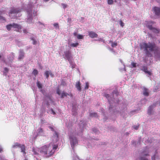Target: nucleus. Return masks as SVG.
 <instances>
[{
  "label": "nucleus",
  "instance_id": "nucleus-1",
  "mask_svg": "<svg viewBox=\"0 0 160 160\" xmlns=\"http://www.w3.org/2000/svg\"><path fill=\"white\" fill-rule=\"evenodd\" d=\"M58 140V134L56 132H55L52 138V142L40 148V152L45 157L47 158L53 155L58 148V145L54 143H56Z\"/></svg>",
  "mask_w": 160,
  "mask_h": 160
},
{
  "label": "nucleus",
  "instance_id": "nucleus-2",
  "mask_svg": "<svg viewBox=\"0 0 160 160\" xmlns=\"http://www.w3.org/2000/svg\"><path fill=\"white\" fill-rule=\"evenodd\" d=\"M115 94L117 96L118 95V92L117 90H114L112 92V94H111V95L109 94L105 93L103 95V96L106 97L110 105L109 108L110 112L112 114L116 115V114H120L121 115L124 117L125 113H126V109L125 108V106L121 110L120 112H117V110L115 111V110L116 109V108L113 107L112 105H114V103H118L119 100L117 99V100H115L114 98H113L112 97V95Z\"/></svg>",
  "mask_w": 160,
  "mask_h": 160
},
{
  "label": "nucleus",
  "instance_id": "nucleus-3",
  "mask_svg": "<svg viewBox=\"0 0 160 160\" xmlns=\"http://www.w3.org/2000/svg\"><path fill=\"white\" fill-rule=\"evenodd\" d=\"M37 0H35L33 2H30L28 5H25L24 7L25 8L27 14V22L28 23L31 24L33 23V17L37 15V11L35 8L37 7L38 4H37Z\"/></svg>",
  "mask_w": 160,
  "mask_h": 160
},
{
  "label": "nucleus",
  "instance_id": "nucleus-4",
  "mask_svg": "<svg viewBox=\"0 0 160 160\" xmlns=\"http://www.w3.org/2000/svg\"><path fill=\"white\" fill-rule=\"evenodd\" d=\"M141 49H143L147 55L149 56L150 52H154L155 54L157 52H159V48L157 47L154 43L142 42L140 44Z\"/></svg>",
  "mask_w": 160,
  "mask_h": 160
},
{
  "label": "nucleus",
  "instance_id": "nucleus-5",
  "mask_svg": "<svg viewBox=\"0 0 160 160\" xmlns=\"http://www.w3.org/2000/svg\"><path fill=\"white\" fill-rule=\"evenodd\" d=\"M69 134L70 143L72 149L73 160H81L76 154L74 149V147L78 144V141L76 137V133L74 132H71Z\"/></svg>",
  "mask_w": 160,
  "mask_h": 160
},
{
  "label": "nucleus",
  "instance_id": "nucleus-6",
  "mask_svg": "<svg viewBox=\"0 0 160 160\" xmlns=\"http://www.w3.org/2000/svg\"><path fill=\"white\" fill-rule=\"evenodd\" d=\"M24 9H25L23 8H12L11 9L8 13L9 15L12 18H16L21 15L20 12L23 11Z\"/></svg>",
  "mask_w": 160,
  "mask_h": 160
},
{
  "label": "nucleus",
  "instance_id": "nucleus-7",
  "mask_svg": "<svg viewBox=\"0 0 160 160\" xmlns=\"http://www.w3.org/2000/svg\"><path fill=\"white\" fill-rule=\"evenodd\" d=\"M154 24V22L152 21H146L144 22V25L147 27L149 29L152 30L153 32L158 33L159 32V31L157 29L153 28L152 25Z\"/></svg>",
  "mask_w": 160,
  "mask_h": 160
},
{
  "label": "nucleus",
  "instance_id": "nucleus-8",
  "mask_svg": "<svg viewBox=\"0 0 160 160\" xmlns=\"http://www.w3.org/2000/svg\"><path fill=\"white\" fill-rule=\"evenodd\" d=\"M64 55H63L64 58L67 59L69 63H71V59L72 57L71 55L70 49L68 48L66 51L64 52Z\"/></svg>",
  "mask_w": 160,
  "mask_h": 160
},
{
  "label": "nucleus",
  "instance_id": "nucleus-9",
  "mask_svg": "<svg viewBox=\"0 0 160 160\" xmlns=\"http://www.w3.org/2000/svg\"><path fill=\"white\" fill-rule=\"evenodd\" d=\"M149 153V148H146L142 152L141 156L140 158V160H148L145 156L148 155Z\"/></svg>",
  "mask_w": 160,
  "mask_h": 160
},
{
  "label": "nucleus",
  "instance_id": "nucleus-10",
  "mask_svg": "<svg viewBox=\"0 0 160 160\" xmlns=\"http://www.w3.org/2000/svg\"><path fill=\"white\" fill-rule=\"evenodd\" d=\"M12 148H21V152L23 153L24 156L26 154L25 152V146L23 145H21L17 142H16L14 145L12 146Z\"/></svg>",
  "mask_w": 160,
  "mask_h": 160
},
{
  "label": "nucleus",
  "instance_id": "nucleus-11",
  "mask_svg": "<svg viewBox=\"0 0 160 160\" xmlns=\"http://www.w3.org/2000/svg\"><path fill=\"white\" fill-rule=\"evenodd\" d=\"M6 28L8 31L10 30L12 28H15L16 30L18 29L19 30L21 29V26L18 24L13 23L12 24H10L7 25L6 26Z\"/></svg>",
  "mask_w": 160,
  "mask_h": 160
},
{
  "label": "nucleus",
  "instance_id": "nucleus-12",
  "mask_svg": "<svg viewBox=\"0 0 160 160\" xmlns=\"http://www.w3.org/2000/svg\"><path fill=\"white\" fill-rule=\"evenodd\" d=\"M14 53H12L9 55L7 58V59L4 61V62L7 65H9L13 61L14 58Z\"/></svg>",
  "mask_w": 160,
  "mask_h": 160
},
{
  "label": "nucleus",
  "instance_id": "nucleus-13",
  "mask_svg": "<svg viewBox=\"0 0 160 160\" xmlns=\"http://www.w3.org/2000/svg\"><path fill=\"white\" fill-rule=\"evenodd\" d=\"M155 104H153L148 108L147 113L148 115H151L154 114V111L153 110L154 108L156 106Z\"/></svg>",
  "mask_w": 160,
  "mask_h": 160
},
{
  "label": "nucleus",
  "instance_id": "nucleus-14",
  "mask_svg": "<svg viewBox=\"0 0 160 160\" xmlns=\"http://www.w3.org/2000/svg\"><path fill=\"white\" fill-rule=\"evenodd\" d=\"M140 68L141 70L143 71L146 74H148V76L151 75V72L147 70L148 68L147 66H142Z\"/></svg>",
  "mask_w": 160,
  "mask_h": 160
},
{
  "label": "nucleus",
  "instance_id": "nucleus-15",
  "mask_svg": "<svg viewBox=\"0 0 160 160\" xmlns=\"http://www.w3.org/2000/svg\"><path fill=\"white\" fill-rule=\"evenodd\" d=\"M152 11L156 15H160V7H155L153 8Z\"/></svg>",
  "mask_w": 160,
  "mask_h": 160
},
{
  "label": "nucleus",
  "instance_id": "nucleus-16",
  "mask_svg": "<svg viewBox=\"0 0 160 160\" xmlns=\"http://www.w3.org/2000/svg\"><path fill=\"white\" fill-rule=\"evenodd\" d=\"M86 142L88 144V146L89 148H91L94 146L92 143H93V141H92L89 139H88L86 140Z\"/></svg>",
  "mask_w": 160,
  "mask_h": 160
},
{
  "label": "nucleus",
  "instance_id": "nucleus-17",
  "mask_svg": "<svg viewBox=\"0 0 160 160\" xmlns=\"http://www.w3.org/2000/svg\"><path fill=\"white\" fill-rule=\"evenodd\" d=\"M68 48H70L72 47H76L79 45V43L77 42L76 43H73L71 42L70 41H68Z\"/></svg>",
  "mask_w": 160,
  "mask_h": 160
},
{
  "label": "nucleus",
  "instance_id": "nucleus-18",
  "mask_svg": "<svg viewBox=\"0 0 160 160\" xmlns=\"http://www.w3.org/2000/svg\"><path fill=\"white\" fill-rule=\"evenodd\" d=\"M40 148H33L32 149V151L33 152V155H38L39 154V152H40Z\"/></svg>",
  "mask_w": 160,
  "mask_h": 160
},
{
  "label": "nucleus",
  "instance_id": "nucleus-19",
  "mask_svg": "<svg viewBox=\"0 0 160 160\" xmlns=\"http://www.w3.org/2000/svg\"><path fill=\"white\" fill-rule=\"evenodd\" d=\"M88 35L92 38H97L98 36L97 34L92 31L89 32Z\"/></svg>",
  "mask_w": 160,
  "mask_h": 160
},
{
  "label": "nucleus",
  "instance_id": "nucleus-20",
  "mask_svg": "<svg viewBox=\"0 0 160 160\" xmlns=\"http://www.w3.org/2000/svg\"><path fill=\"white\" fill-rule=\"evenodd\" d=\"M24 52L22 50H20L19 51V55L18 57V59L19 60L22 59L24 57Z\"/></svg>",
  "mask_w": 160,
  "mask_h": 160
},
{
  "label": "nucleus",
  "instance_id": "nucleus-21",
  "mask_svg": "<svg viewBox=\"0 0 160 160\" xmlns=\"http://www.w3.org/2000/svg\"><path fill=\"white\" fill-rule=\"evenodd\" d=\"M143 94L145 96H148L149 95L148 90L146 88H143Z\"/></svg>",
  "mask_w": 160,
  "mask_h": 160
},
{
  "label": "nucleus",
  "instance_id": "nucleus-22",
  "mask_svg": "<svg viewBox=\"0 0 160 160\" xmlns=\"http://www.w3.org/2000/svg\"><path fill=\"white\" fill-rule=\"evenodd\" d=\"M9 71V69L7 68H4L3 71V75L6 76Z\"/></svg>",
  "mask_w": 160,
  "mask_h": 160
},
{
  "label": "nucleus",
  "instance_id": "nucleus-23",
  "mask_svg": "<svg viewBox=\"0 0 160 160\" xmlns=\"http://www.w3.org/2000/svg\"><path fill=\"white\" fill-rule=\"evenodd\" d=\"M37 86L39 89H40V91L42 93H43V91L42 89V84L40 82H39L38 81L37 82Z\"/></svg>",
  "mask_w": 160,
  "mask_h": 160
},
{
  "label": "nucleus",
  "instance_id": "nucleus-24",
  "mask_svg": "<svg viewBox=\"0 0 160 160\" xmlns=\"http://www.w3.org/2000/svg\"><path fill=\"white\" fill-rule=\"evenodd\" d=\"M76 87L78 90L79 91H81V88L80 87V82H78L76 83Z\"/></svg>",
  "mask_w": 160,
  "mask_h": 160
},
{
  "label": "nucleus",
  "instance_id": "nucleus-25",
  "mask_svg": "<svg viewBox=\"0 0 160 160\" xmlns=\"http://www.w3.org/2000/svg\"><path fill=\"white\" fill-rule=\"evenodd\" d=\"M30 39H31L32 41V43L34 45H36L37 43V41L35 39L34 37L33 36H32L30 38Z\"/></svg>",
  "mask_w": 160,
  "mask_h": 160
},
{
  "label": "nucleus",
  "instance_id": "nucleus-26",
  "mask_svg": "<svg viewBox=\"0 0 160 160\" xmlns=\"http://www.w3.org/2000/svg\"><path fill=\"white\" fill-rule=\"evenodd\" d=\"M79 124L80 128L84 129L86 125V122H82V121H81L80 123Z\"/></svg>",
  "mask_w": 160,
  "mask_h": 160
},
{
  "label": "nucleus",
  "instance_id": "nucleus-27",
  "mask_svg": "<svg viewBox=\"0 0 160 160\" xmlns=\"http://www.w3.org/2000/svg\"><path fill=\"white\" fill-rule=\"evenodd\" d=\"M38 133H37V135H42L43 134V130L41 128H39L38 130Z\"/></svg>",
  "mask_w": 160,
  "mask_h": 160
},
{
  "label": "nucleus",
  "instance_id": "nucleus-28",
  "mask_svg": "<svg viewBox=\"0 0 160 160\" xmlns=\"http://www.w3.org/2000/svg\"><path fill=\"white\" fill-rule=\"evenodd\" d=\"M67 95H70L69 94L63 92L62 94L61 98H64V97H66Z\"/></svg>",
  "mask_w": 160,
  "mask_h": 160
},
{
  "label": "nucleus",
  "instance_id": "nucleus-29",
  "mask_svg": "<svg viewBox=\"0 0 160 160\" xmlns=\"http://www.w3.org/2000/svg\"><path fill=\"white\" fill-rule=\"evenodd\" d=\"M90 116L91 117H97L98 116L97 114L95 112L91 113Z\"/></svg>",
  "mask_w": 160,
  "mask_h": 160
},
{
  "label": "nucleus",
  "instance_id": "nucleus-30",
  "mask_svg": "<svg viewBox=\"0 0 160 160\" xmlns=\"http://www.w3.org/2000/svg\"><path fill=\"white\" fill-rule=\"evenodd\" d=\"M107 3L108 5H112L113 4L114 1L113 0H107Z\"/></svg>",
  "mask_w": 160,
  "mask_h": 160
},
{
  "label": "nucleus",
  "instance_id": "nucleus-31",
  "mask_svg": "<svg viewBox=\"0 0 160 160\" xmlns=\"http://www.w3.org/2000/svg\"><path fill=\"white\" fill-rule=\"evenodd\" d=\"M50 74V71H46L45 72V75L46 76V78H48V77L49 75Z\"/></svg>",
  "mask_w": 160,
  "mask_h": 160
},
{
  "label": "nucleus",
  "instance_id": "nucleus-32",
  "mask_svg": "<svg viewBox=\"0 0 160 160\" xmlns=\"http://www.w3.org/2000/svg\"><path fill=\"white\" fill-rule=\"evenodd\" d=\"M72 112H73V115H75V113L76 111V107L75 106H73L72 108Z\"/></svg>",
  "mask_w": 160,
  "mask_h": 160
},
{
  "label": "nucleus",
  "instance_id": "nucleus-33",
  "mask_svg": "<svg viewBox=\"0 0 160 160\" xmlns=\"http://www.w3.org/2000/svg\"><path fill=\"white\" fill-rule=\"evenodd\" d=\"M84 36L82 35L78 34L77 35V38L78 39H82L83 38Z\"/></svg>",
  "mask_w": 160,
  "mask_h": 160
},
{
  "label": "nucleus",
  "instance_id": "nucleus-34",
  "mask_svg": "<svg viewBox=\"0 0 160 160\" xmlns=\"http://www.w3.org/2000/svg\"><path fill=\"white\" fill-rule=\"evenodd\" d=\"M111 42V46L112 48H114L117 45V42Z\"/></svg>",
  "mask_w": 160,
  "mask_h": 160
},
{
  "label": "nucleus",
  "instance_id": "nucleus-35",
  "mask_svg": "<svg viewBox=\"0 0 160 160\" xmlns=\"http://www.w3.org/2000/svg\"><path fill=\"white\" fill-rule=\"evenodd\" d=\"M49 112L51 113V114H52L53 115L55 114V112L52 109H51L49 111Z\"/></svg>",
  "mask_w": 160,
  "mask_h": 160
},
{
  "label": "nucleus",
  "instance_id": "nucleus-36",
  "mask_svg": "<svg viewBox=\"0 0 160 160\" xmlns=\"http://www.w3.org/2000/svg\"><path fill=\"white\" fill-rule=\"evenodd\" d=\"M53 25L56 29L59 28V26L58 23H54L53 24Z\"/></svg>",
  "mask_w": 160,
  "mask_h": 160
},
{
  "label": "nucleus",
  "instance_id": "nucleus-37",
  "mask_svg": "<svg viewBox=\"0 0 160 160\" xmlns=\"http://www.w3.org/2000/svg\"><path fill=\"white\" fill-rule=\"evenodd\" d=\"M61 5L62 6V8L64 9H65L66 8H67L68 6V5L63 3H61Z\"/></svg>",
  "mask_w": 160,
  "mask_h": 160
},
{
  "label": "nucleus",
  "instance_id": "nucleus-38",
  "mask_svg": "<svg viewBox=\"0 0 160 160\" xmlns=\"http://www.w3.org/2000/svg\"><path fill=\"white\" fill-rule=\"evenodd\" d=\"M92 132L96 134H98L99 132L98 131L96 128L92 129Z\"/></svg>",
  "mask_w": 160,
  "mask_h": 160
},
{
  "label": "nucleus",
  "instance_id": "nucleus-39",
  "mask_svg": "<svg viewBox=\"0 0 160 160\" xmlns=\"http://www.w3.org/2000/svg\"><path fill=\"white\" fill-rule=\"evenodd\" d=\"M159 89V86H156L154 87L153 88V91L154 92H157L158 89Z\"/></svg>",
  "mask_w": 160,
  "mask_h": 160
},
{
  "label": "nucleus",
  "instance_id": "nucleus-40",
  "mask_svg": "<svg viewBox=\"0 0 160 160\" xmlns=\"http://www.w3.org/2000/svg\"><path fill=\"white\" fill-rule=\"evenodd\" d=\"M16 42L17 45L18 46L20 47V46H21V45H22V43L21 42L19 41L18 40H17L16 41Z\"/></svg>",
  "mask_w": 160,
  "mask_h": 160
},
{
  "label": "nucleus",
  "instance_id": "nucleus-41",
  "mask_svg": "<svg viewBox=\"0 0 160 160\" xmlns=\"http://www.w3.org/2000/svg\"><path fill=\"white\" fill-rule=\"evenodd\" d=\"M71 66L72 68H75V65L73 63V62L71 60V63H69Z\"/></svg>",
  "mask_w": 160,
  "mask_h": 160
},
{
  "label": "nucleus",
  "instance_id": "nucleus-42",
  "mask_svg": "<svg viewBox=\"0 0 160 160\" xmlns=\"http://www.w3.org/2000/svg\"><path fill=\"white\" fill-rule=\"evenodd\" d=\"M32 73L34 75H36L38 73V71L36 69H34L32 72Z\"/></svg>",
  "mask_w": 160,
  "mask_h": 160
},
{
  "label": "nucleus",
  "instance_id": "nucleus-43",
  "mask_svg": "<svg viewBox=\"0 0 160 160\" xmlns=\"http://www.w3.org/2000/svg\"><path fill=\"white\" fill-rule=\"evenodd\" d=\"M119 24L120 25V26L122 27H123V26H124V23L121 20L119 21Z\"/></svg>",
  "mask_w": 160,
  "mask_h": 160
},
{
  "label": "nucleus",
  "instance_id": "nucleus-44",
  "mask_svg": "<svg viewBox=\"0 0 160 160\" xmlns=\"http://www.w3.org/2000/svg\"><path fill=\"white\" fill-rule=\"evenodd\" d=\"M95 41H101L102 42H105L104 40L101 38H99L98 39H96Z\"/></svg>",
  "mask_w": 160,
  "mask_h": 160
},
{
  "label": "nucleus",
  "instance_id": "nucleus-45",
  "mask_svg": "<svg viewBox=\"0 0 160 160\" xmlns=\"http://www.w3.org/2000/svg\"><path fill=\"white\" fill-rule=\"evenodd\" d=\"M88 87H89V83L88 82H86L85 86L84 88L85 89H88Z\"/></svg>",
  "mask_w": 160,
  "mask_h": 160
},
{
  "label": "nucleus",
  "instance_id": "nucleus-46",
  "mask_svg": "<svg viewBox=\"0 0 160 160\" xmlns=\"http://www.w3.org/2000/svg\"><path fill=\"white\" fill-rule=\"evenodd\" d=\"M5 18L0 15V21H2L5 20Z\"/></svg>",
  "mask_w": 160,
  "mask_h": 160
},
{
  "label": "nucleus",
  "instance_id": "nucleus-47",
  "mask_svg": "<svg viewBox=\"0 0 160 160\" xmlns=\"http://www.w3.org/2000/svg\"><path fill=\"white\" fill-rule=\"evenodd\" d=\"M139 125L138 124L136 126H133L135 130H137L139 127Z\"/></svg>",
  "mask_w": 160,
  "mask_h": 160
},
{
  "label": "nucleus",
  "instance_id": "nucleus-48",
  "mask_svg": "<svg viewBox=\"0 0 160 160\" xmlns=\"http://www.w3.org/2000/svg\"><path fill=\"white\" fill-rule=\"evenodd\" d=\"M3 152V148L2 146L0 145V153Z\"/></svg>",
  "mask_w": 160,
  "mask_h": 160
},
{
  "label": "nucleus",
  "instance_id": "nucleus-49",
  "mask_svg": "<svg viewBox=\"0 0 160 160\" xmlns=\"http://www.w3.org/2000/svg\"><path fill=\"white\" fill-rule=\"evenodd\" d=\"M131 65L132 67V68H135L136 67V63L134 62H132Z\"/></svg>",
  "mask_w": 160,
  "mask_h": 160
},
{
  "label": "nucleus",
  "instance_id": "nucleus-50",
  "mask_svg": "<svg viewBox=\"0 0 160 160\" xmlns=\"http://www.w3.org/2000/svg\"><path fill=\"white\" fill-rule=\"evenodd\" d=\"M57 93L60 95V93H61V92H60V90L58 89V88L57 90Z\"/></svg>",
  "mask_w": 160,
  "mask_h": 160
},
{
  "label": "nucleus",
  "instance_id": "nucleus-51",
  "mask_svg": "<svg viewBox=\"0 0 160 160\" xmlns=\"http://www.w3.org/2000/svg\"><path fill=\"white\" fill-rule=\"evenodd\" d=\"M108 49L111 52H115V51H114L113 49L109 47L108 48Z\"/></svg>",
  "mask_w": 160,
  "mask_h": 160
},
{
  "label": "nucleus",
  "instance_id": "nucleus-52",
  "mask_svg": "<svg viewBox=\"0 0 160 160\" xmlns=\"http://www.w3.org/2000/svg\"><path fill=\"white\" fill-rule=\"evenodd\" d=\"M108 49L111 52H115V51H114L113 49L109 47L108 48Z\"/></svg>",
  "mask_w": 160,
  "mask_h": 160
},
{
  "label": "nucleus",
  "instance_id": "nucleus-53",
  "mask_svg": "<svg viewBox=\"0 0 160 160\" xmlns=\"http://www.w3.org/2000/svg\"><path fill=\"white\" fill-rule=\"evenodd\" d=\"M156 156V154L154 155L152 157V160H155V157Z\"/></svg>",
  "mask_w": 160,
  "mask_h": 160
},
{
  "label": "nucleus",
  "instance_id": "nucleus-54",
  "mask_svg": "<svg viewBox=\"0 0 160 160\" xmlns=\"http://www.w3.org/2000/svg\"><path fill=\"white\" fill-rule=\"evenodd\" d=\"M4 157L1 155H0V160H4Z\"/></svg>",
  "mask_w": 160,
  "mask_h": 160
},
{
  "label": "nucleus",
  "instance_id": "nucleus-55",
  "mask_svg": "<svg viewBox=\"0 0 160 160\" xmlns=\"http://www.w3.org/2000/svg\"><path fill=\"white\" fill-rule=\"evenodd\" d=\"M103 120L104 121H106V120L107 119L106 118V116H104V113H103Z\"/></svg>",
  "mask_w": 160,
  "mask_h": 160
},
{
  "label": "nucleus",
  "instance_id": "nucleus-56",
  "mask_svg": "<svg viewBox=\"0 0 160 160\" xmlns=\"http://www.w3.org/2000/svg\"><path fill=\"white\" fill-rule=\"evenodd\" d=\"M38 24H39V25H43V26H44V24L43 23H42L41 22H38Z\"/></svg>",
  "mask_w": 160,
  "mask_h": 160
},
{
  "label": "nucleus",
  "instance_id": "nucleus-57",
  "mask_svg": "<svg viewBox=\"0 0 160 160\" xmlns=\"http://www.w3.org/2000/svg\"><path fill=\"white\" fill-rule=\"evenodd\" d=\"M23 32L25 33H27L28 32L27 30L26 29H24L23 30Z\"/></svg>",
  "mask_w": 160,
  "mask_h": 160
},
{
  "label": "nucleus",
  "instance_id": "nucleus-58",
  "mask_svg": "<svg viewBox=\"0 0 160 160\" xmlns=\"http://www.w3.org/2000/svg\"><path fill=\"white\" fill-rule=\"evenodd\" d=\"M78 34H77V33L76 32H74V33H73V35H74V36H76L77 37V35H78Z\"/></svg>",
  "mask_w": 160,
  "mask_h": 160
},
{
  "label": "nucleus",
  "instance_id": "nucleus-59",
  "mask_svg": "<svg viewBox=\"0 0 160 160\" xmlns=\"http://www.w3.org/2000/svg\"><path fill=\"white\" fill-rule=\"evenodd\" d=\"M71 20V19L70 18H68V22H69Z\"/></svg>",
  "mask_w": 160,
  "mask_h": 160
},
{
  "label": "nucleus",
  "instance_id": "nucleus-60",
  "mask_svg": "<svg viewBox=\"0 0 160 160\" xmlns=\"http://www.w3.org/2000/svg\"><path fill=\"white\" fill-rule=\"evenodd\" d=\"M50 75L52 77H53V74H52L51 72H50Z\"/></svg>",
  "mask_w": 160,
  "mask_h": 160
},
{
  "label": "nucleus",
  "instance_id": "nucleus-61",
  "mask_svg": "<svg viewBox=\"0 0 160 160\" xmlns=\"http://www.w3.org/2000/svg\"><path fill=\"white\" fill-rule=\"evenodd\" d=\"M158 2L160 3V0H156Z\"/></svg>",
  "mask_w": 160,
  "mask_h": 160
},
{
  "label": "nucleus",
  "instance_id": "nucleus-62",
  "mask_svg": "<svg viewBox=\"0 0 160 160\" xmlns=\"http://www.w3.org/2000/svg\"><path fill=\"white\" fill-rule=\"evenodd\" d=\"M49 102H49V101H47V103H46V104H47V105H48V104H49Z\"/></svg>",
  "mask_w": 160,
  "mask_h": 160
},
{
  "label": "nucleus",
  "instance_id": "nucleus-63",
  "mask_svg": "<svg viewBox=\"0 0 160 160\" xmlns=\"http://www.w3.org/2000/svg\"><path fill=\"white\" fill-rule=\"evenodd\" d=\"M48 98L49 99V101H50V102H51L52 100L51 98Z\"/></svg>",
  "mask_w": 160,
  "mask_h": 160
},
{
  "label": "nucleus",
  "instance_id": "nucleus-64",
  "mask_svg": "<svg viewBox=\"0 0 160 160\" xmlns=\"http://www.w3.org/2000/svg\"><path fill=\"white\" fill-rule=\"evenodd\" d=\"M50 129H51L52 130H53V128H52L51 127H50Z\"/></svg>",
  "mask_w": 160,
  "mask_h": 160
}]
</instances>
